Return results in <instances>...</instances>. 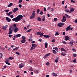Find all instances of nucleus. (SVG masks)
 <instances>
[{
    "label": "nucleus",
    "mask_w": 77,
    "mask_h": 77,
    "mask_svg": "<svg viewBox=\"0 0 77 77\" xmlns=\"http://www.w3.org/2000/svg\"><path fill=\"white\" fill-rule=\"evenodd\" d=\"M23 16L22 15H19L16 17H15L12 19L13 21L15 22H18L20 20L23 18Z\"/></svg>",
    "instance_id": "1"
},
{
    "label": "nucleus",
    "mask_w": 77,
    "mask_h": 77,
    "mask_svg": "<svg viewBox=\"0 0 77 77\" xmlns=\"http://www.w3.org/2000/svg\"><path fill=\"white\" fill-rule=\"evenodd\" d=\"M35 11L32 12V16L30 17V19H32L34 18V17L35 16Z\"/></svg>",
    "instance_id": "2"
},
{
    "label": "nucleus",
    "mask_w": 77,
    "mask_h": 77,
    "mask_svg": "<svg viewBox=\"0 0 77 77\" xmlns=\"http://www.w3.org/2000/svg\"><path fill=\"white\" fill-rule=\"evenodd\" d=\"M36 47V45L35 44H32V47L30 49V50H32L33 49H34L35 48V47Z\"/></svg>",
    "instance_id": "3"
},
{
    "label": "nucleus",
    "mask_w": 77,
    "mask_h": 77,
    "mask_svg": "<svg viewBox=\"0 0 77 77\" xmlns=\"http://www.w3.org/2000/svg\"><path fill=\"white\" fill-rule=\"evenodd\" d=\"M10 27L12 28V29L13 30H14V29L15 28L17 27V26L16 24H13V25H12L11 26H10Z\"/></svg>",
    "instance_id": "4"
},
{
    "label": "nucleus",
    "mask_w": 77,
    "mask_h": 77,
    "mask_svg": "<svg viewBox=\"0 0 77 77\" xmlns=\"http://www.w3.org/2000/svg\"><path fill=\"white\" fill-rule=\"evenodd\" d=\"M24 66V64L23 63H21L19 65V68H23Z\"/></svg>",
    "instance_id": "5"
},
{
    "label": "nucleus",
    "mask_w": 77,
    "mask_h": 77,
    "mask_svg": "<svg viewBox=\"0 0 77 77\" xmlns=\"http://www.w3.org/2000/svg\"><path fill=\"white\" fill-rule=\"evenodd\" d=\"M66 20V17L65 16H63V19L62 20V21L65 22Z\"/></svg>",
    "instance_id": "6"
},
{
    "label": "nucleus",
    "mask_w": 77,
    "mask_h": 77,
    "mask_svg": "<svg viewBox=\"0 0 77 77\" xmlns=\"http://www.w3.org/2000/svg\"><path fill=\"white\" fill-rule=\"evenodd\" d=\"M70 27H71V25H69V26L67 27L66 29V31H68V30H70Z\"/></svg>",
    "instance_id": "7"
},
{
    "label": "nucleus",
    "mask_w": 77,
    "mask_h": 77,
    "mask_svg": "<svg viewBox=\"0 0 77 77\" xmlns=\"http://www.w3.org/2000/svg\"><path fill=\"white\" fill-rule=\"evenodd\" d=\"M8 27V25H6V26H3L2 27V29H3L4 30H6V29Z\"/></svg>",
    "instance_id": "8"
},
{
    "label": "nucleus",
    "mask_w": 77,
    "mask_h": 77,
    "mask_svg": "<svg viewBox=\"0 0 77 77\" xmlns=\"http://www.w3.org/2000/svg\"><path fill=\"white\" fill-rule=\"evenodd\" d=\"M18 9V8H14V10L13 11V12H14L15 13L17 11Z\"/></svg>",
    "instance_id": "9"
},
{
    "label": "nucleus",
    "mask_w": 77,
    "mask_h": 77,
    "mask_svg": "<svg viewBox=\"0 0 77 77\" xmlns=\"http://www.w3.org/2000/svg\"><path fill=\"white\" fill-rule=\"evenodd\" d=\"M12 29L10 26V27L9 28V34H12V31H13V30H12Z\"/></svg>",
    "instance_id": "10"
},
{
    "label": "nucleus",
    "mask_w": 77,
    "mask_h": 77,
    "mask_svg": "<svg viewBox=\"0 0 77 77\" xmlns=\"http://www.w3.org/2000/svg\"><path fill=\"white\" fill-rule=\"evenodd\" d=\"M51 54L50 53H49V54H46V55H45L44 57H43V58L45 59V58L46 57H48V56H49V55H50Z\"/></svg>",
    "instance_id": "11"
},
{
    "label": "nucleus",
    "mask_w": 77,
    "mask_h": 77,
    "mask_svg": "<svg viewBox=\"0 0 77 77\" xmlns=\"http://www.w3.org/2000/svg\"><path fill=\"white\" fill-rule=\"evenodd\" d=\"M21 36V34H18L16 35H14V38H18L20 37Z\"/></svg>",
    "instance_id": "12"
},
{
    "label": "nucleus",
    "mask_w": 77,
    "mask_h": 77,
    "mask_svg": "<svg viewBox=\"0 0 77 77\" xmlns=\"http://www.w3.org/2000/svg\"><path fill=\"white\" fill-rule=\"evenodd\" d=\"M65 39L66 41L69 40V37L68 36H66L65 37Z\"/></svg>",
    "instance_id": "13"
},
{
    "label": "nucleus",
    "mask_w": 77,
    "mask_h": 77,
    "mask_svg": "<svg viewBox=\"0 0 77 77\" xmlns=\"http://www.w3.org/2000/svg\"><path fill=\"white\" fill-rule=\"evenodd\" d=\"M6 20H7L8 22H10L11 21V20L8 17H6Z\"/></svg>",
    "instance_id": "14"
},
{
    "label": "nucleus",
    "mask_w": 77,
    "mask_h": 77,
    "mask_svg": "<svg viewBox=\"0 0 77 77\" xmlns=\"http://www.w3.org/2000/svg\"><path fill=\"white\" fill-rule=\"evenodd\" d=\"M13 30H14V31L15 32H17L18 31V29L17 28V27H15L14 29H13Z\"/></svg>",
    "instance_id": "15"
},
{
    "label": "nucleus",
    "mask_w": 77,
    "mask_h": 77,
    "mask_svg": "<svg viewBox=\"0 0 77 77\" xmlns=\"http://www.w3.org/2000/svg\"><path fill=\"white\" fill-rule=\"evenodd\" d=\"M6 14L8 16H11V14H12V12L10 11L8 13H7Z\"/></svg>",
    "instance_id": "16"
},
{
    "label": "nucleus",
    "mask_w": 77,
    "mask_h": 77,
    "mask_svg": "<svg viewBox=\"0 0 77 77\" xmlns=\"http://www.w3.org/2000/svg\"><path fill=\"white\" fill-rule=\"evenodd\" d=\"M52 75H53V76H55V77H57V74H56L55 73L53 72L52 74Z\"/></svg>",
    "instance_id": "17"
},
{
    "label": "nucleus",
    "mask_w": 77,
    "mask_h": 77,
    "mask_svg": "<svg viewBox=\"0 0 77 77\" xmlns=\"http://www.w3.org/2000/svg\"><path fill=\"white\" fill-rule=\"evenodd\" d=\"M22 40H23L24 42V41H26V40H25L26 39V37L24 36H22Z\"/></svg>",
    "instance_id": "18"
},
{
    "label": "nucleus",
    "mask_w": 77,
    "mask_h": 77,
    "mask_svg": "<svg viewBox=\"0 0 77 77\" xmlns=\"http://www.w3.org/2000/svg\"><path fill=\"white\" fill-rule=\"evenodd\" d=\"M41 33H42V32H36V35H40Z\"/></svg>",
    "instance_id": "19"
},
{
    "label": "nucleus",
    "mask_w": 77,
    "mask_h": 77,
    "mask_svg": "<svg viewBox=\"0 0 77 77\" xmlns=\"http://www.w3.org/2000/svg\"><path fill=\"white\" fill-rule=\"evenodd\" d=\"M73 42H70L69 44L71 45V46H72L73 45Z\"/></svg>",
    "instance_id": "20"
},
{
    "label": "nucleus",
    "mask_w": 77,
    "mask_h": 77,
    "mask_svg": "<svg viewBox=\"0 0 77 77\" xmlns=\"http://www.w3.org/2000/svg\"><path fill=\"white\" fill-rule=\"evenodd\" d=\"M61 51L62 52V51H64V52H66V50L65 49L63 48H62L61 49Z\"/></svg>",
    "instance_id": "21"
},
{
    "label": "nucleus",
    "mask_w": 77,
    "mask_h": 77,
    "mask_svg": "<svg viewBox=\"0 0 77 77\" xmlns=\"http://www.w3.org/2000/svg\"><path fill=\"white\" fill-rule=\"evenodd\" d=\"M34 72L38 74L39 72V71L37 70H35L34 71Z\"/></svg>",
    "instance_id": "22"
},
{
    "label": "nucleus",
    "mask_w": 77,
    "mask_h": 77,
    "mask_svg": "<svg viewBox=\"0 0 77 77\" xmlns=\"http://www.w3.org/2000/svg\"><path fill=\"white\" fill-rule=\"evenodd\" d=\"M14 5L13 4V3H10V4L8 5V7H11V6H12V5Z\"/></svg>",
    "instance_id": "23"
},
{
    "label": "nucleus",
    "mask_w": 77,
    "mask_h": 77,
    "mask_svg": "<svg viewBox=\"0 0 77 77\" xmlns=\"http://www.w3.org/2000/svg\"><path fill=\"white\" fill-rule=\"evenodd\" d=\"M44 37L46 38H49L50 37V36L48 35H44Z\"/></svg>",
    "instance_id": "24"
},
{
    "label": "nucleus",
    "mask_w": 77,
    "mask_h": 77,
    "mask_svg": "<svg viewBox=\"0 0 77 77\" xmlns=\"http://www.w3.org/2000/svg\"><path fill=\"white\" fill-rule=\"evenodd\" d=\"M57 26L60 27H61L62 26L61 23H60L57 24Z\"/></svg>",
    "instance_id": "25"
},
{
    "label": "nucleus",
    "mask_w": 77,
    "mask_h": 77,
    "mask_svg": "<svg viewBox=\"0 0 77 77\" xmlns=\"http://www.w3.org/2000/svg\"><path fill=\"white\" fill-rule=\"evenodd\" d=\"M18 48H19L18 47H17L16 48H15L14 49H13V50L14 51H17L18 50Z\"/></svg>",
    "instance_id": "26"
},
{
    "label": "nucleus",
    "mask_w": 77,
    "mask_h": 77,
    "mask_svg": "<svg viewBox=\"0 0 77 77\" xmlns=\"http://www.w3.org/2000/svg\"><path fill=\"white\" fill-rule=\"evenodd\" d=\"M37 19L38 21H40L42 20L41 18L40 17H38Z\"/></svg>",
    "instance_id": "27"
},
{
    "label": "nucleus",
    "mask_w": 77,
    "mask_h": 77,
    "mask_svg": "<svg viewBox=\"0 0 77 77\" xmlns=\"http://www.w3.org/2000/svg\"><path fill=\"white\" fill-rule=\"evenodd\" d=\"M74 10V9L73 8H70V11L71 12H73Z\"/></svg>",
    "instance_id": "28"
},
{
    "label": "nucleus",
    "mask_w": 77,
    "mask_h": 77,
    "mask_svg": "<svg viewBox=\"0 0 77 77\" xmlns=\"http://www.w3.org/2000/svg\"><path fill=\"white\" fill-rule=\"evenodd\" d=\"M48 45V44L47 43H45V48H47V46Z\"/></svg>",
    "instance_id": "29"
},
{
    "label": "nucleus",
    "mask_w": 77,
    "mask_h": 77,
    "mask_svg": "<svg viewBox=\"0 0 77 77\" xmlns=\"http://www.w3.org/2000/svg\"><path fill=\"white\" fill-rule=\"evenodd\" d=\"M43 35H44V33L43 32H42V33H41L40 34V37H42V36H43Z\"/></svg>",
    "instance_id": "30"
},
{
    "label": "nucleus",
    "mask_w": 77,
    "mask_h": 77,
    "mask_svg": "<svg viewBox=\"0 0 77 77\" xmlns=\"http://www.w3.org/2000/svg\"><path fill=\"white\" fill-rule=\"evenodd\" d=\"M0 59L2 58L3 57V54L2 53H0Z\"/></svg>",
    "instance_id": "31"
},
{
    "label": "nucleus",
    "mask_w": 77,
    "mask_h": 77,
    "mask_svg": "<svg viewBox=\"0 0 77 77\" xmlns=\"http://www.w3.org/2000/svg\"><path fill=\"white\" fill-rule=\"evenodd\" d=\"M10 61V59H6V61L5 62H9Z\"/></svg>",
    "instance_id": "32"
},
{
    "label": "nucleus",
    "mask_w": 77,
    "mask_h": 77,
    "mask_svg": "<svg viewBox=\"0 0 77 77\" xmlns=\"http://www.w3.org/2000/svg\"><path fill=\"white\" fill-rule=\"evenodd\" d=\"M53 53H54V54H56L57 53V51H55L54 50H53Z\"/></svg>",
    "instance_id": "33"
},
{
    "label": "nucleus",
    "mask_w": 77,
    "mask_h": 77,
    "mask_svg": "<svg viewBox=\"0 0 77 77\" xmlns=\"http://www.w3.org/2000/svg\"><path fill=\"white\" fill-rule=\"evenodd\" d=\"M61 55L62 56H65V55H66V54H63V53H61Z\"/></svg>",
    "instance_id": "34"
},
{
    "label": "nucleus",
    "mask_w": 77,
    "mask_h": 77,
    "mask_svg": "<svg viewBox=\"0 0 77 77\" xmlns=\"http://www.w3.org/2000/svg\"><path fill=\"white\" fill-rule=\"evenodd\" d=\"M43 14V11H40V13H39V14L42 15Z\"/></svg>",
    "instance_id": "35"
},
{
    "label": "nucleus",
    "mask_w": 77,
    "mask_h": 77,
    "mask_svg": "<svg viewBox=\"0 0 77 77\" xmlns=\"http://www.w3.org/2000/svg\"><path fill=\"white\" fill-rule=\"evenodd\" d=\"M55 35H59V32H57L55 34Z\"/></svg>",
    "instance_id": "36"
},
{
    "label": "nucleus",
    "mask_w": 77,
    "mask_h": 77,
    "mask_svg": "<svg viewBox=\"0 0 77 77\" xmlns=\"http://www.w3.org/2000/svg\"><path fill=\"white\" fill-rule=\"evenodd\" d=\"M71 2L72 3H75V1H74L73 0H71Z\"/></svg>",
    "instance_id": "37"
},
{
    "label": "nucleus",
    "mask_w": 77,
    "mask_h": 77,
    "mask_svg": "<svg viewBox=\"0 0 77 77\" xmlns=\"http://www.w3.org/2000/svg\"><path fill=\"white\" fill-rule=\"evenodd\" d=\"M9 59L10 60H13L14 59V58L13 57H10L9 58Z\"/></svg>",
    "instance_id": "38"
},
{
    "label": "nucleus",
    "mask_w": 77,
    "mask_h": 77,
    "mask_svg": "<svg viewBox=\"0 0 77 77\" xmlns=\"http://www.w3.org/2000/svg\"><path fill=\"white\" fill-rule=\"evenodd\" d=\"M26 42L22 40H21V42L22 43H24Z\"/></svg>",
    "instance_id": "39"
},
{
    "label": "nucleus",
    "mask_w": 77,
    "mask_h": 77,
    "mask_svg": "<svg viewBox=\"0 0 77 77\" xmlns=\"http://www.w3.org/2000/svg\"><path fill=\"white\" fill-rule=\"evenodd\" d=\"M5 63H6V64L8 65H10V63H8V62H7L6 61H5Z\"/></svg>",
    "instance_id": "40"
},
{
    "label": "nucleus",
    "mask_w": 77,
    "mask_h": 77,
    "mask_svg": "<svg viewBox=\"0 0 77 77\" xmlns=\"http://www.w3.org/2000/svg\"><path fill=\"white\" fill-rule=\"evenodd\" d=\"M72 50L73 51V52H75L76 51V50H75V49H74V48H72Z\"/></svg>",
    "instance_id": "41"
},
{
    "label": "nucleus",
    "mask_w": 77,
    "mask_h": 77,
    "mask_svg": "<svg viewBox=\"0 0 77 77\" xmlns=\"http://www.w3.org/2000/svg\"><path fill=\"white\" fill-rule=\"evenodd\" d=\"M40 10L39 9H37V13L38 14H39V13Z\"/></svg>",
    "instance_id": "42"
},
{
    "label": "nucleus",
    "mask_w": 77,
    "mask_h": 77,
    "mask_svg": "<svg viewBox=\"0 0 77 77\" xmlns=\"http://www.w3.org/2000/svg\"><path fill=\"white\" fill-rule=\"evenodd\" d=\"M32 60H29V63L30 64H32Z\"/></svg>",
    "instance_id": "43"
},
{
    "label": "nucleus",
    "mask_w": 77,
    "mask_h": 77,
    "mask_svg": "<svg viewBox=\"0 0 77 77\" xmlns=\"http://www.w3.org/2000/svg\"><path fill=\"white\" fill-rule=\"evenodd\" d=\"M23 2L22 0H19L18 2L19 3H21V2Z\"/></svg>",
    "instance_id": "44"
},
{
    "label": "nucleus",
    "mask_w": 77,
    "mask_h": 77,
    "mask_svg": "<svg viewBox=\"0 0 77 77\" xmlns=\"http://www.w3.org/2000/svg\"><path fill=\"white\" fill-rule=\"evenodd\" d=\"M55 51H58V48H57V47H55Z\"/></svg>",
    "instance_id": "45"
},
{
    "label": "nucleus",
    "mask_w": 77,
    "mask_h": 77,
    "mask_svg": "<svg viewBox=\"0 0 77 77\" xmlns=\"http://www.w3.org/2000/svg\"><path fill=\"white\" fill-rule=\"evenodd\" d=\"M55 42V39H53L52 40V42L53 43H54Z\"/></svg>",
    "instance_id": "46"
},
{
    "label": "nucleus",
    "mask_w": 77,
    "mask_h": 77,
    "mask_svg": "<svg viewBox=\"0 0 77 77\" xmlns=\"http://www.w3.org/2000/svg\"><path fill=\"white\" fill-rule=\"evenodd\" d=\"M61 24L62 26H63L65 25V23H61Z\"/></svg>",
    "instance_id": "47"
},
{
    "label": "nucleus",
    "mask_w": 77,
    "mask_h": 77,
    "mask_svg": "<svg viewBox=\"0 0 77 77\" xmlns=\"http://www.w3.org/2000/svg\"><path fill=\"white\" fill-rule=\"evenodd\" d=\"M16 53L17 55H20V54L18 52H16Z\"/></svg>",
    "instance_id": "48"
},
{
    "label": "nucleus",
    "mask_w": 77,
    "mask_h": 77,
    "mask_svg": "<svg viewBox=\"0 0 77 77\" xmlns=\"http://www.w3.org/2000/svg\"><path fill=\"white\" fill-rule=\"evenodd\" d=\"M74 57H76V54H73Z\"/></svg>",
    "instance_id": "49"
},
{
    "label": "nucleus",
    "mask_w": 77,
    "mask_h": 77,
    "mask_svg": "<svg viewBox=\"0 0 77 77\" xmlns=\"http://www.w3.org/2000/svg\"><path fill=\"white\" fill-rule=\"evenodd\" d=\"M9 10L8 9L5 11H6V12L8 13V12H9Z\"/></svg>",
    "instance_id": "50"
},
{
    "label": "nucleus",
    "mask_w": 77,
    "mask_h": 77,
    "mask_svg": "<svg viewBox=\"0 0 77 77\" xmlns=\"http://www.w3.org/2000/svg\"><path fill=\"white\" fill-rule=\"evenodd\" d=\"M31 30H32V29H29L28 30L27 32H30Z\"/></svg>",
    "instance_id": "51"
},
{
    "label": "nucleus",
    "mask_w": 77,
    "mask_h": 77,
    "mask_svg": "<svg viewBox=\"0 0 77 77\" xmlns=\"http://www.w3.org/2000/svg\"><path fill=\"white\" fill-rule=\"evenodd\" d=\"M46 65L47 66H49V65H50V63L48 62H47L46 63Z\"/></svg>",
    "instance_id": "52"
},
{
    "label": "nucleus",
    "mask_w": 77,
    "mask_h": 77,
    "mask_svg": "<svg viewBox=\"0 0 77 77\" xmlns=\"http://www.w3.org/2000/svg\"><path fill=\"white\" fill-rule=\"evenodd\" d=\"M57 18H54V21H56L57 20Z\"/></svg>",
    "instance_id": "53"
},
{
    "label": "nucleus",
    "mask_w": 77,
    "mask_h": 77,
    "mask_svg": "<svg viewBox=\"0 0 77 77\" xmlns=\"http://www.w3.org/2000/svg\"><path fill=\"white\" fill-rule=\"evenodd\" d=\"M64 3H65V2H64V1H62V4H63V5H64Z\"/></svg>",
    "instance_id": "54"
},
{
    "label": "nucleus",
    "mask_w": 77,
    "mask_h": 77,
    "mask_svg": "<svg viewBox=\"0 0 77 77\" xmlns=\"http://www.w3.org/2000/svg\"><path fill=\"white\" fill-rule=\"evenodd\" d=\"M14 17L13 15H12L11 16H10V17L11 18H13Z\"/></svg>",
    "instance_id": "55"
},
{
    "label": "nucleus",
    "mask_w": 77,
    "mask_h": 77,
    "mask_svg": "<svg viewBox=\"0 0 77 77\" xmlns=\"http://www.w3.org/2000/svg\"><path fill=\"white\" fill-rule=\"evenodd\" d=\"M19 7L20 8H21L22 5L21 4H20L19 5Z\"/></svg>",
    "instance_id": "56"
},
{
    "label": "nucleus",
    "mask_w": 77,
    "mask_h": 77,
    "mask_svg": "<svg viewBox=\"0 0 77 77\" xmlns=\"http://www.w3.org/2000/svg\"><path fill=\"white\" fill-rule=\"evenodd\" d=\"M55 63H57L58 62V60H55Z\"/></svg>",
    "instance_id": "57"
},
{
    "label": "nucleus",
    "mask_w": 77,
    "mask_h": 77,
    "mask_svg": "<svg viewBox=\"0 0 77 77\" xmlns=\"http://www.w3.org/2000/svg\"><path fill=\"white\" fill-rule=\"evenodd\" d=\"M66 12H69V13H71V12H70V11L69 10H66Z\"/></svg>",
    "instance_id": "58"
},
{
    "label": "nucleus",
    "mask_w": 77,
    "mask_h": 77,
    "mask_svg": "<svg viewBox=\"0 0 77 77\" xmlns=\"http://www.w3.org/2000/svg\"><path fill=\"white\" fill-rule=\"evenodd\" d=\"M3 67H4V68L5 69V68H6L7 67V66L6 65H5V66H4Z\"/></svg>",
    "instance_id": "59"
},
{
    "label": "nucleus",
    "mask_w": 77,
    "mask_h": 77,
    "mask_svg": "<svg viewBox=\"0 0 77 77\" xmlns=\"http://www.w3.org/2000/svg\"><path fill=\"white\" fill-rule=\"evenodd\" d=\"M11 50L10 48H8V51H10V50Z\"/></svg>",
    "instance_id": "60"
},
{
    "label": "nucleus",
    "mask_w": 77,
    "mask_h": 77,
    "mask_svg": "<svg viewBox=\"0 0 77 77\" xmlns=\"http://www.w3.org/2000/svg\"><path fill=\"white\" fill-rule=\"evenodd\" d=\"M44 11H47L46 9V8H45V7L44 8Z\"/></svg>",
    "instance_id": "61"
},
{
    "label": "nucleus",
    "mask_w": 77,
    "mask_h": 77,
    "mask_svg": "<svg viewBox=\"0 0 77 77\" xmlns=\"http://www.w3.org/2000/svg\"><path fill=\"white\" fill-rule=\"evenodd\" d=\"M76 61V60H75V59H74L73 61V62L74 63H75Z\"/></svg>",
    "instance_id": "62"
},
{
    "label": "nucleus",
    "mask_w": 77,
    "mask_h": 77,
    "mask_svg": "<svg viewBox=\"0 0 77 77\" xmlns=\"http://www.w3.org/2000/svg\"><path fill=\"white\" fill-rule=\"evenodd\" d=\"M9 36L10 37H11L12 36V35L9 34Z\"/></svg>",
    "instance_id": "63"
},
{
    "label": "nucleus",
    "mask_w": 77,
    "mask_h": 77,
    "mask_svg": "<svg viewBox=\"0 0 77 77\" xmlns=\"http://www.w3.org/2000/svg\"><path fill=\"white\" fill-rule=\"evenodd\" d=\"M75 23H77V19L75 20Z\"/></svg>",
    "instance_id": "64"
}]
</instances>
